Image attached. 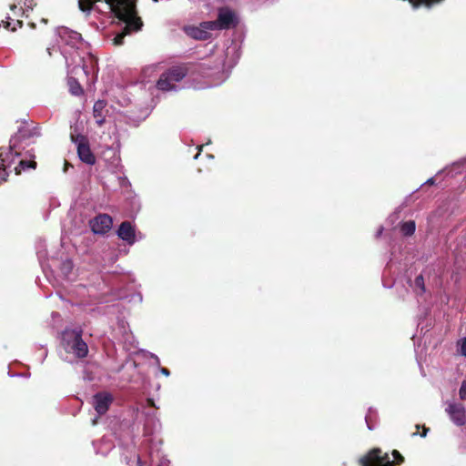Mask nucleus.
Returning <instances> with one entry per match:
<instances>
[{"label":"nucleus","mask_w":466,"mask_h":466,"mask_svg":"<svg viewBox=\"0 0 466 466\" xmlns=\"http://www.w3.org/2000/svg\"><path fill=\"white\" fill-rule=\"evenodd\" d=\"M62 346L66 352L73 353L76 358H84L88 353V347L82 339L80 330H65L62 334Z\"/></svg>","instance_id":"obj_4"},{"label":"nucleus","mask_w":466,"mask_h":466,"mask_svg":"<svg viewBox=\"0 0 466 466\" xmlns=\"http://www.w3.org/2000/svg\"><path fill=\"white\" fill-rule=\"evenodd\" d=\"M155 3L158 2V0H153Z\"/></svg>","instance_id":"obj_44"},{"label":"nucleus","mask_w":466,"mask_h":466,"mask_svg":"<svg viewBox=\"0 0 466 466\" xmlns=\"http://www.w3.org/2000/svg\"><path fill=\"white\" fill-rule=\"evenodd\" d=\"M429 429L426 428L425 426H423V431L422 432L420 433V436L421 437H425L427 435V432H428Z\"/></svg>","instance_id":"obj_34"},{"label":"nucleus","mask_w":466,"mask_h":466,"mask_svg":"<svg viewBox=\"0 0 466 466\" xmlns=\"http://www.w3.org/2000/svg\"><path fill=\"white\" fill-rule=\"evenodd\" d=\"M64 56H65V58H66V64H67V65H69V59H68V57L66 56V54H64Z\"/></svg>","instance_id":"obj_40"},{"label":"nucleus","mask_w":466,"mask_h":466,"mask_svg":"<svg viewBox=\"0 0 466 466\" xmlns=\"http://www.w3.org/2000/svg\"><path fill=\"white\" fill-rule=\"evenodd\" d=\"M382 231H383V228L380 227V229L378 230L377 234H376V237L379 238L381 235Z\"/></svg>","instance_id":"obj_36"},{"label":"nucleus","mask_w":466,"mask_h":466,"mask_svg":"<svg viewBox=\"0 0 466 466\" xmlns=\"http://www.w3.org/2000/svg\"><path fill=\"white\" fill-rule=\"evenodd\" d=\"M20 156L18 151V137L16 136L11 137L9 147L6 150L0 149V174L8 176L6 168L9 167L14 162L15 157Z\"/></svg>","instance_id":"obj_6"},{"label":"nucleus","mask_w":466,"mask_h":466,"mask_svg":"<svg viewBox=\"0 0 466 466\" xmlns=\"http://www.w3.org/2000/svg\"><path fill=\"white\" fill-rule=\"evenodd\" d=\"M118 237L128 244H133L136 241L135 228L130 222L125 221L121 223L117 230Z\"/></svg>","instance_id":"obj_13"},{"label":"nucleus","mask_w":466,"mask_h":466,"mask_svg":"<svg viewBox=\"0 0 466 466\" xmlns=\"http://www.w3.org/2000/svg\"><path fill=\"white\" fill-rule=\"evenodd\" d=\"M457 351L460 355L466 358V337L457 341Z\"/></svg>","instance_id":"obj_25"},{"label":"nucleus","mask_w":466,"mask_h":466,"mask_svg":"<svg viewBox=\"0 0 466 466\" xmlns=\"http://www.w3.org/2000/svg\"><path fill=\"white\" fill-rule=\"evenodd\" d=\"M76 63H77V62L76 61V58H75V57H72V58H71V64L73 65V64H76Z\"/></svg>","instance_id":"obj_39"},{"label":"nucleus","mask_w":466,"mask_h":466,"mask_svg":"<svg viewBox=\"0 0 466 466\" xmlns=\"http://www.w3.org/2000/svg\"><path fill=\"white\" fill-rule=\"evenodd\" d=\"M158 466H168L167 464H166V459H164L163 457H161L159 459V464Z\"/></svg>","instance_id":"obj_32"},{"label":"nucleus","mask_w":466,"mask_h":466,"mask_svg":"<svg viewBox=\"0 0 466 466\" xmlns=\"http://www.w3.org/2000/svg\"><path fill=\"white\" fill-rule=\"evenodd\" d=\"M47 52H48V55H49V56H51V55H52V53H51V48H50V47H48V48H47Z\"/></svg>","instance_id":"obj_41"},{"label":"nucleus","mask_w":466,"mask_h":466,"mask_svg":"<svg viewBox=\"0 0 466 466\" xmlns=\"http://www.w3.org/2000/svg\"><path fill=\"white\" fill-rule=\"evenodd\" d=\"M151 357L156 360V364L159 367L160 361L157 356L151 354Z\"/></svg>","instance_id":"obj_33"},{"label":"nucleus","mask_w":466,"mask_h":466,"mask_svg":"<svg viewBox=\"0 0 466 466\" xmlns=\"http://www.w3.org/2000/svg\"><path fill=\"white\" fill-rule=\"evenodd\" d=\"M204 25L205 22H202L199 26H188L186 28V33L194 39L207 40L211 36L209 31L212 30Z\"/></svg>","instance_id":"obj_11"},{"label":"nucleus","mask_w":466,"mask_h":466,"mask_svg":"<svg viewBox=\"0 0 466 466\" xmlns=\"http://www.w3.org/2000/svg\"><path fill=\"white\" fill-rule=\"evenodd\" d=\"M109 10L115 15L125 23L123 31L114 37V44L120 46L123 44L124 37L133 31L141 29L143 23L137 16L136 5L132 0H105Z\"/></svg>","instance_id":"obj_1"},{"label":"nucleus","mask_w":466,"mask_h":466,"mask_svg":"<svg viewBox=\"0 0 466 466\" xmlns=\"http://www.w3.org/2000/svg\"><path fill=\"white\" fill-rule=\"evenodd\" d=\"M112 218L106 214H100L90 221V227L95 234H104L112 227Z\"/></svg>","instance_id":"obj_10"},{"label":"nucleus","mask_w":466,"mask_h":466,"mask_svg":"<svg viewBox=\"0 0 466 466\" xmlns=\"http://www.w3.org/2000/svg\"><path fill=\"white\" fill-rule=\"evenodd\" d=\"M117 439H118L119 444L126 448H128L129 445L134 443L132 432L129 429L126 430L123 433H121L119 436H117Z\"/></svg>","instance_id":"obj_20"},{"label":"nucleus","mask_w":466,"mask_h":466,"mask_svg":"<svg viewBox=\"0 0 466 466\" xmlns=\"http://www.w3.org/2000/svg\"><path fill=\"white\" fill-rule=\"evenodd\" d=\"M412 288L418 294H423L425 292V284L422 275H419L415 278Z\"/></svg>","instance_id":"obj_22"},{"label":"nucleus","mask_w":466,"mask_h":466,"mask_svg":"<svg viewBox=\"0 0 466 466\" xmlns=\"http://www.w3.org/2000/svg\"><path fill=\"white\" fill-rule=\"evenodd\" d=\"M82 63V70L86 76L94 75L96 70V59L91 55H87L86 57H81L78 53H76Z\"/></svg>","instance_id":"obj_15"},{"label":"nucleus","mask_w":466,"mask_h":466,"mask_svg":"<svg viewBox=\"0 0 466 466\" xmlns=\"http://www.w3.org/2000/svg\"><path fill=\"white\" fill-rule=\"evenodd\" d=\"M35 5V0H19L17 4L10 5V10L15 16L25 15L26 12L32 11Z\"/></svg>","instance_id":"obj_12"},{"label":"nucleus","mask_w":466,"mask_h":466,"mask_svg":"<svg viewBox=\"0 0 466 466\" xmlns=\"http://www.w3.org/2000/svg\"><path fill=\"white\" fill-rule=\"evenodd\" d=\"M36 163L35 161H27V160H20L18 166L15 167V172L16 175L21 174L23 170L27 168H35Z\"/></svg>","instance_id":"obj_21"},{"label":"nucleus","mask_w":466,"mask_h":466,"mask_svg":"<svg viewBox=\"0 0 466 466\" xmlns=\"http://www.w3.org/2000/svg\"><path fill=\"white\" fill-rule=\"evenodd\" d=\"M433 183H434V179L433 178H430L426 182V184H430V185H432Z\"/></svg>","instance_id":"obj_37"},{"label":"nucleus","mask_w":466,"mask_h":466,"mask_svg":"<svg viewBox=\"0 0 466 466\" xmlns=\"http://www.w3.org/2000/svg\"><path fill=\"white\" fill-rule=\"evenodd\" d=\"M127 460V464H129L130 463V460H127V458H126Z\"/></svg>","instance_id":"obj_42"},{"label":"nucleus","mask_w":466,"mask_h":466,"mask_svg":"<svg viewBox=\"0 0 466 466\" xmlns=\"http://www.w3.org/2000/svg\"><path fill=\"white\" fill-rule=\"evenodd\" d=\"M94 408H108L113 402V396L106 391L98 392L93 397Z\"/></svg>","instance_id":"obj_16"},{"label":"nucleus","mask_w":466,"mask_h":466,"mask_svg":"<svg viewBox=\"0 0 466 466\" xmlns=\"http://www.w3.org/2000/svg\"><path fill=\"white\" fill-rule=\"evenodd\" d=\"M6 177L3 173L0 174V183L6 181Z\"/></svg>","instance_id":"obj_35"},{"label":"nucleus","mask_w":466,"mask_h":466,"mask_svg":"<svg viewBox=\"0 0 466 466\" xmlns=\"http://www.w3.org/2000/svg\"><path fill=\"white\" fill-rule=\"evenodd\" d=\"M95 410H96V417L94 419H92V424L93 425H96L97 423L98 418L101 417L107 410L96 409Z\"/></svg>","instance_id":"obj_29"},{"label":"nucleus","mask_w":466,"mask_h":466,"mask_svg":"<svg viewBox=\"0 0 466 466\" xmlns=\"http://www.w3.org/2000/svg\"><path fill=\"white\" fill-rule=\"evenodd\" d=\"M23 25V22L20 21V20H16L15 23L14 24V26L11 28V31H15L17 29V27H22Z\"/></svg>","instance_id":"obj_30"},{"label":"nucleus","mask_w":466,"mask_h":466,"mask_svg":"<svg viewBox=\"0 0 466 466\" xmlns=\"http://www.w3.org/2000/svg\"><path fill=\"white\" fill-rule=\"evenodd\" d=\"M450 419L457 426H461L466 422L465 410H447Z\"/></svg>","instance_id":"obj_17"},{"label":"nucleus","mask_w":466,"mask_h":466,"mask_svg":"<svg viewBox=\"0 0 466 466\" xmlns=\"http://www.w3.org/2000/svg\"><path fill=\"white\" fill-rule=\"evenodd\" d=\"M71 140L76 145L77 155L80 160L87 165L96 163V157L92 153L87 138L85 136L71 133Z\"/></svg>","instance_id":"obj_7"},{"label":"nucleus","mask_w":466,"mask_h":466,"mask_svg":"<svg viewBox=\"0 0 466 466\" xmlns=\"http://www.w3.org/2000/svg\"><path fill=\"white\" fill-rule=\"evenodd\" d=\"M187 68L184 66H172L162 73L157 82V87L161 91L177 89V84L187 76Z\"/></svg>","instance_id":"obj_5"},{"label":"nucleus","mask_w":466,"mask_h":466,"mask_svg":"<svg viewBox=\"0 0 466 466\" xmlns=\"http://www.w3.org/2000/svg\"><path fill=\"white\" fill-rule=\"evenodd\" d=\"M235 15L228 8H221L218 11V20L205 22V26L211 30L228 29L234 25Z\"/></svg>","instance_id":"obj_8"},{"label":"nucleus","mask_w":466,"mask_h":466,"mask_svg":"<svg viewBox=\"0 0 466 466\" xmlns=\"http://www.w3.org/2000/svg\"><path fill=\"white\" fill-rule=\"evenodd\" d=\"M56 32L64 44L76 48H79L82 45L83 39L79 33L70 30L67 27H59Z\"/></svg>","instance_id":"obj_9"},{"label":"nucleus","mask_w":466,"mask_h":466,"mask_svg":"<svg viewBox=\"0 0 466 466\" xmlns=\"http://www.w3.org/2000/svg\"><path fill=\"white\" fill-rule=\"evenodd\" d=\"M160 372L162 374H164L165 376H169V374H170L169 370L166 368H160Z\"/></svg>","instance_id":"obj_31"},{"label":"nucleus","mask_w":466,"mask_h":466,"mask_svg":"<svg viewBox=\"0 0 466 466\" xmlns=\"http://www.w3.org/2000/svg\"><path fill=\"white\" fill-rule=\"evenodd\" d=\"M4 26L8 29L9 26H10V23L9 22H4Z\"/></svg>","instance_id":"obj_38"},{"label":"nucleus","mask_w":466,"mask_h":466,"mask_svg":"<svg viewBox=\"0 0 466 466\" xmlns=\"http://www.w3.org/2000/svg\"><path fill=\"white\" fill-rule=\"evenodd\" d=\"M68 85L70 86V92L75 96H79L82 94L83 90L80 85L73 78L68 80Z\"/></svg>","instance_id":"obj_24"},{"label":"nucleus","mask_w":466,"mask_h":466,"mask_svg":"<svg viewBox=\"0 0 466 466\" xmlns=\"http://www.w3.org/2000/svg\"><path fill=\"white\" fill-rule=\"evenodd\" d=\"M379 415L377 410H368V412L365 415V421L367 427L370 431H372L376 428L378 424Z\"/></svg>","instance_id":"obj_19"},{"label":"nucleus","mask_w":466,"mask_h":466,"mask_svg":"<svg viewBox=\"0 0 466 466\" xmlns=\"http://www.w3.org/2000/svg\"><path fill=\"white\" fill-rule=\"evenodd\" d=\"M79 8L82 11H88L92 9L94 3L91 0H79Z\"/></svg>","instance_id":"obj_26"},{"label":"nucleus","mask_w":466,"mask_h":466,"mask_svg":"<svg viewBox=\"0 0 466 466\" xmlns=\"http://www.w3.org/2000/svg\"><path fill=\"white\" fill-rule=\"evenodd\" d=\"M393 460L388 453H382L379 448H374L367 455L360 459L361 466H393L400 465L404 461L403 456L396 450L391 453Z\"/></svg>","instance_id":"obj_3"},{"label":"nucleus","mask_w":466,"mask_h":466,"mask_svg":"<svg viewBox=\"0 0 466 466\" xmlns=\"http://www.w3.org/2000/svg\"><path fill=\"white\" fill-rule=\"evenodd\" d=\"M158 423L153 419H149L145 423V441L143 444V449L147 451V455L145 452L141 451V453L136 456L137 466H147L148 461H153L155 457H159V444H161V440L157 438L156 436H151L154 434V431L157 430Z\"/></svg>","instance_id":"obj_2"},{"label":"nucleus","mask_w":466,"mask_h":466,"mask_svg":"<svg viewBox=\"0 0 466 466\" xmlns=\"http://www.w3.org/2000/svg\"><path fill=\"white\" fill-rule=\"evenodd\" d=\"M198 155L199 154H197L194 158L197 159L198 157Z\"/></svg>","instance_id":"obj_43"},{"label":"nucleus","mask_w":466,"mask_h":466,"mask_svg":"<svg viewBox=\"0 0 466 466\" xmlns=\"http://www.w3.org/2000/svg\"><path fill=\"white\" fill-rule=\"evenodd\" d=\"M157 66L156 65L148 66L143 69V75L145 76H151L157 70Z\"/></svg>","instance_id":"obj_27"},{"label":"nucleus","mask_w":466,"mask_h":466,"mask_svg":"<svg viewBox=\"0 0 466 466\" xmlns=\"http://www.w3.org/2000/svg\"><path fill=\"white\" fill-rule=\"evenodd\" d=\"M96 453L106 455L113 449L112 441L107 438H103L99 442H94Z\"/></svg>","instance_id":"obj_18"},{"label":"nucleus","mask_w":466,"mask_h":466,"mask_svg":"<svg viewBox=\"0 0 466 466\" xmlns=\"http://www.w3.org/2000/svg\"><path fill=\"white\" fill-rule=\"evenodd\" d=\"M106 103L104 100H98L93 106V116L97 126L101 127L106 121Z\"/></svg>","instance_id":"obj_14"},{"label":"nucleus","mask_w":466,"mask_h":466,"mask_svg":"<svg viewBox=\"0 0 466 466\" xmlns=\"http://www.w3.org/2000/svg\"><path fill=\"white\" fill-rule=\"evenodd\" d=\"M416 228L415 222L412 220L404 222L400 227V231L405 236H410L414 233Z\"/></svg>","instance_id":"obj_23"},{"label":"nucleus","mask_w":466,"mask_h":466,"mask_svg":"<svg viewBox=\"0 0 466 466\" xmlns=\"http://www.w3.org/2000/svg\"><path fill=\"white\" fill-rule=\"evenodd\" d=\"M459 395L461 400H466V380L461 383Z\"/></svg>","instance_id":"obj_28"}]
</instances>
